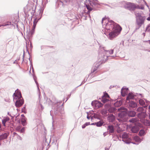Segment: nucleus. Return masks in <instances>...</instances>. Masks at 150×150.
I'll return each mask as SVG.
<instances>
[{
    "label": "nucleus",
    "instance_id": "5",
    "mask_svg": "<svg viewBox=\"0 0 150 150\" xmlns=\"http://www.w3.org/2000/svg\"><path fill=\"white\" fill-rule=\"evenodd\" d=\"M134 14L136 18V24L137 26L141 27L144 24L146 19L145 17L142 16L140 13L137 12H134Z\"/></svg>",
    "mask_w": 150,
    "mask_h": 150
},
{
    "label": "nucleus",
    "instance_id": "10",
    "mask_svg": "<svg viewBox=\"0 0 150 150\" xmlns=\"http://www.w3.org/2000/svg\"><path fill=\"white\" fill-rule=\"evenodd\" d=\"M92 106L94 107L95 106L96 108H99L102 107L103 105L100 102L98 101H92L91 103Z\"/></svg>",
    "mask_w": 150,
    "mask_h": 150
},
{
    "label": "nucleus",
    "instance_id": "4",
    "mask_svg": "<svg viewBox=\"0 0 150 150\" xmlns=\"http://www.w3.org/2000/svg\"><path fill=\"white\" fill-rule=\"evenodd\" d=\"M127 109L124 107H121L117 109L118 111L120 112L118 114L117 120L119 122H123L127 121L128 118Z\"/></svg>",
    "mask_w": 150,
    "mask_h": 150
},
{
    "label": "nucleus",
    "instance_id": "13",
    "mask_svg": "<svg viewBox=\"0 0 150 150\" xmlns=\"http://www.w3.org/2000/svg\"><path fill=\"white\" fill-rule=\"evenodd\" d=\"M128 107L130 109L135 108L137 106L136 103L132 100H129L128 101Z\"/></svg>",
    "mask_w": 150,
    "mask_h": 150
},
{
    "label": "nucleus",
    "instance_id": "44",
    "mask_svg": "<svg viewBox=\"0 0 150 150\" xmlns=\"http://www.w3.org/2000/svg\"><path fill=\"white\" fill-rule=\"evenodd\" d=\"M109 105L108 104H106L104 106V107L105 108H109Z\"/></svg>",
    "mask_w": 150,
    "mask_h": 150
},
{
    "label": "nucleus",
    "instance_id": "28",
    "mask_svg": "<svg viewBox=\"0 0 150 150\" xmlns=\"http://www.w3.org/2000/svg\"><path fill=\"white\" fill-rule=\"evenodd\" d=\"M13 25V24H12L11 22L10 21H7L5 23H4L2 25L3 26H5L6 25Z\"/></svg>",
    "mask_w": 150,
    "mask_h": 150
},
{
    "label": "nucleus",
    "instance_id": "38",
    "mask_svg": "<svg viewBox=\"0 0 150 150\" xmlns=\"http://www.w3.org/2000/svg\"><path fill=\"white\" fill-rule=\"evenodd\" d=\"M104 97V98H109V96L108 95L107 93H105L102 96V97Z\"/></svg>",
    "mask_w": 150,
    "mask_h": 150
},
{
    "label": "nucleus",
    "instance_id": "42",
    "mask_svg": "<svg viewBox=\"0 0 150 150\" xmlns=\"http://www.w3.org/2000/svg\"><path fill=\"white\" fill-rule=\"evenodd\" d=\"M20 127H18L16 128V130L17 131L20 132Z\"/></svg>",
    "mask_w": 150,
    "mask_h": 150
},
{
    "label": "nucleus",
    "instance_id": "8",
    "mask_svg": "<svg viewBox=\"0 0 150 150\" xmlns=\"http://www.w3.org/2000/svg\"><path fill=\"white\" fill-rule=\"evenodd\" d=\"M125 8L130 11L134 10V4L131 3H126L124 6Z\"/></svg>",
    "mask_w": 150,
    "mask_h": 150
},
{
    "label": "nucleus",
    "instance_id": "40",
    "mask_svg": "<svg viewBox=\"0 0 150 150\" xmlns=\"http://www.w3.org/2000/svg\"><path fill=\"white\" fill-rule=\"evenodd\" d=\"M39 15H42V12H43L42 9V8H40L39 9Z\"/></svg>",
    "mask_w": 150,
    "mask_h": 150
},
{
    "label": "nucleus",
    "instance_id": "19",
    "mask_svg": "<svg viewBox=\"0 0 150 150\" xmlns=\"http://www.w3.org/2000/svg\"><path fill=\"white\" fill-rule=\"evenodd\" d=\"M108 130L109 133H113L114 131L113 126L112 125L108 126Z\"/></svg>",
    "mask_w": 150,
    "mask_h": 150
},
{
    "label": "nucleus",
    "instance_id": "39",
    "mask_svg": "<svg viewBox=\"0 0 150 150\" xmlns=\"http://www.w3.org/2000/svg\"><path fill=\"white\" fill-rule=\"evenodd\" d=\"M25 128L23 127L20 130V132L21 133H24L25 131Z\"/></svg>",
    "mask_w": 150,
    "mask_h": 150
},
{
    "label": "nucleus",
    "instance_id": "16",
    "mask_svg": "<svg viewBox=\"0 0 150 150\" xmlns=\"http://www.w3.org/2000/svg\"><path fill=\"white\" fill-rule=\"evenodd\" d=\"M127 115L129 117H134L135 116L136 114V112L133 110H130L128 111H127Z\"/></svg>",
    "mask_w": 150,
    "mask_h": 150
},
{
    "label": "nucleus",
    "instance_id": "34",
    "mask_svg": "<svg viewBox=\"0 0 150 150\" xmlns=\"http://www.w3.org/2000/svg\"><path fill=\"white\" fill-rule=\"evenodd\" d=\"M34 79L35 80V83H36V84L37 85V88H38V90L39 92V95L40 96V90L39 88V84H38V82H37V81L35 79V77H34Z\"/></svg>",
    "mask_w": 150,
    "mask_h": 150
},
{
    "label": "nucleus",
    "instance_id": "11",
    "mask_svg": "<svg viewBox=\"0 0 150 150\" xmlns=\"http://www.w3.org/2000/svg\"><path fill=\"white\" fill-rule=\"evenodd\" d=\"M147 116L146 112H143L142 113H139L137 115V117L140 119L141 121V120L144 119Z\"/></svg>",
    "mask_w": 150,
    "mask_h": 150
},
{
    "label": "nucleus",
    "instance_id": "41",
    "mask_svg": "<svg viewBox=\"0 0 150 150\" xmlns=\"http://www.w3.org/2000/svg\"><path fill=\"white\" fill-rule=\"evenodd\" d=\"M97 67H95L92 70V72H94V71H95L97 69Z\"/></svg>",
    "mask_w": 150,
    "mask_h": 150
},
{
    "label": "nucleus",
    "instance_id": "9",
    "mask_svg": "<svg viewBox=\"0 0 150 150\" xmlns=\"http://www.w3.org/2000/svg\"><path fill=\"white\" fill-rule=\"evenodd\" d=\"M141 127V125L140 124H135V125L133 126L132 129V132L134 133H137L139 129V127Z\"/></svg>",
    "mask_w": 150,
    "mask_h": 150
},
{
    "label": "nucleus",
    "instance_id": "22",
    "mask_svg": "<svg viewBox=\"0 0 150 150\" xmlns=\"http://www.w3.org/2000/svg\"><path fill=\"white\" fill-rule=\"evenodd\" d=\"M134 139L136 142L139 143L142 141V140L138 136H135L134 137Z\"/></svg>",
    "mask_w": 150,
    "mask_h": 150
},
{
    "label": "nucleus",
    "instance_id": "32",
    "mask_svg": "<svg viewBox=\"0 0 150 150\" xmlns=\"http://www.w3.org/2000/svg\"><path fill=\"white\" fill-rule=\"evenodd\" d=\"M139 103L141 105H143L145 104L144 101L142 99L139 100Z\"/></svg>",
    "mask_w": 150,
    "mask_h": 150
},
{
    "label": "nucleus",
    "instance_id": "25",
    "mask_svg": "<svg viewBox=\"0 0 150 150\" xmlns=\"http://www.w3.org/2000/svg\"><path fill=\"white\" fill-rule=\"evenodd\" d=\"M138 2L139 4H142L144 3L146 5V6L149 8V6L147 5V4L146 3V2L144 0H138Z\"/></svg>",
    "mask_w": 150,
    "mask_h": 150
},
{
    "label": "nucleus",
    "instance_id": "55",
    "mask_svg": "<svg viewBox=\"0 0 150 150\" xmlns=\"http://www.w3.org/2000/svg\"><path fill=\"white\" fill-rule=\"evenodd\" d=\"M91 125H96V122L95 123H92L91 124Z\"/></svg>",
    "mask_w": 150,
    "mask_h": 150
},
{
    "label": "nucleus",
    "instance_id": "1",
    "mask_svg": "<svg viewBox=\"0 0 150 150\" xmlns=\"http://www.w3.org/2000/svg\"><path fill=\"white\" fill-rule=\"evenodd\" d=\"M114 50L111 49L110 50H106L103 47H100L99 50L98 54V60L99 64H101L105 62L107 60L108 57L109 56L108 54H112L113 53Z\"/></svg>",
    "mask_w": 150,
    "mask_h": 150
},
{
    "label": "nucleus",
    "instance_id": "45",
    "mask_svg": "<svg viewBox=\"0 0 150 150\" xmlns=\"http://www.w3.org/2000/svg\"><path fill=\"white\" fill-rule=\"evenodd\" d=\"M137 96H138V97L140 96L141 98H142V94H137Z\"/></svg>",
    "mask_w": 150,
    "mask_h": 150
},
{
    "label": "nucleus",
    "instance_id": "30",
    "mask_svg": "<svg viewBox=\"0 0 150 150\" xmlns=\"http://www.w3.org/2000/svg\"><path fill=\"white\" fill-rule=\"evenodd\" d=\"M22 124L23 126H25L26 125V120L25 118H23L21 121Z\"/></svg>",
    "mask_w": 150,
    "mask_h": 150
},
{
    "label": "nucleus",
    "instance_id": "35",
    "mask_svg": "<svg viewBox=\"0 0 150 150\" xmlns=\"http://www.w3.org/2000/svg\"><path fill=\"white\" fill-rule=\"evenodd\" d=\"M115 108L113 107H110L108 109V111L109 112H112L114 111Z\"/></svg>",
    "mask_w": 150,
    "mask_h": 150
},
{
    "label": "nucleus",
    "instance_id": "21",
    "mask_svg": "<svg viewBox=\"0 0 150 150\" xmlns=\"http://www.w3.org/2000/svg\"><path fill=\"white\" fill-rule=\"evenodd\" d=\"M138 119L137 118H132L131 119H130L129 120V122H130L132 123H135L136 122V123H135V124H139V123H138Z\"/></svg>",
    "mask_w": 150,
    "mask_h": 150
},
{
    "label": "nucleus",
    "instance_id": "24",
    "mask_svg": "<svg viewBox=\"0 0 150 150\" xmlns=\"http://www.w3.org/2000/svg\"><path fill=\"white\" fill-rule=\"evenodd\" d=\"M146 134L145 131L143 129H141L139 133V135L141 136H143Z\"/></svg>",
    "mask_w": 150,
    "mask_h": 150
},
{
    "label": "nucleus",
    "instance_id": "59",
    "mask_svg": "<svg viewBox=\"0 0 150 150\" xmlns=\"http://www.w3.org/2000/svg\"><path fill=\"white\" fill-rule=\"evenodd\" d=\"M103 135H104V136H105L106 135V133L105 132L104 133H103Z\"/></svg>",
    "mask_w": 150,
    "mask_h": 150
},
{
    "label": "nucleus",
    "instance_id": "46",
    "mask_svg": "<svg viewBox=\"0 0 150 150\" xmlns=\"http://www.w3.org/2000/svg\"><path fill=\"white\" fill-rule=\"evenodd\" d=\"M85 124L86 125V126L90 125V122H86L85 123Z\"/></svg>",
    "mask_w": 150,
    "mask_h": 150
},
{
    "label": "nucleus",
    "instance_id": "60",
    "mask_svg": "<svg viewBox=\"0 0 150 150\" xmlns=\"http://www.w3.org/2000/svg\"><path fill=\"white\" fill-rule=\"evenodd\" d=\"M121 131H120V130L117 129V132L118 133H119Z\"/></svg>",
    "mask_w": 150,
    "mask_h": 150
},
{
    "label": "nucleus",
    "instance_id": "56",
    "mask_svg": "<svg viewBox=\"0 0 150 150\" xmlns=\"http://www.w3.org/2000/svg\"><path fill=\"white\" fill-rule=\"evenodd\" d=\"M70 96H71V94H70V95H68V98H67V99H69V98H70Z\"/></svg>",
    "mask_w": 150,
    "mask_h": 150
},
{
    "label": "nucleus",
    "instance_id": "63",
    "mask_svg": "<svg viewBox=\"0 0 150 150\" xmlns=\"http://www.w3.org/2000/svg\"><path fill=\"white\" fill-rule=\"evenodd\" d=\"M21 116H22V117H24L23 118H25V117L24 115H21Z\"/></svg>",
    "mask_w": 150,
    "mask_h": 150
},
{
    "label": "nucleus",
    "instance_id": "48",
    "mask_svg": "<svg viewBox=\"0 0 150 150\" xmlns=\"http://www.w3.org/2000/svg\"><path fill=\"white\" fill-rule=\"evenodd\" d=\"M31 35H33L34 34V30L33 29H32L31 30Z\"/></svg>",
    "mask_w": 150,
    "mask_h": 150
},
{
    "label": "nucleus",
    "instance_id": "17",
    "mask_svg": "<svg viewBox=\"0 0 150 150\" xmlns=\"http://www.w3.org/2000/svg\"><path fill=\"white\" fill-rule=\"evenodd\" d=\"M8 136V134L7 133H4L0 135V141H2L6 139Z\"/></svg>",
    "mask_w": 150,
    "mask_h": 150
},
{
    "label": "nucleus",
    "instance_id": "31",
    "mask_svg": "<svg viewBox=\"0 0 150 150\" xmlns=\"http://www.w3.org/2000/svg\"><path fill=\"white\" fill-rule=\"evenodd\" d=\"M96 126L98 127L101 126L103 124V122L100 121L96 122Z\"/></svg>",
    "mask_w": 150,
    "mask_h": 150
},
{
    "label": "nucleus",
    "instance_id": "18",
    "mask_svg": "<svg viewBox=\"0 0 150 150\" xmlns=\"http://www.w3.org/2000/svg\"><path fill=\"white\" fill-rule=\"evenodd\" d=\"M141 122L146 126H150V122L149 120L145 119H142L141 120Z\"/></svg>",
    "mask_w": 150,
    "mask_h": 150
},
{
    "label": "nucleus",
    "instance_id": "6",
    "mask_svg": "<svg viewBox=\"0 0 150 150\" xmlns=\"http://www.w3.org/2000/svg\"><path fill=\"white\" fill-rule=\"evenodd\" d=\"M13 95L14 99H17L15 103V105L17 107L21 106L23 103L24 101L21 96V93L18 91L16 93H14Z\"/></svg>",
    "mask_w": 150,
    "mask_h": 150
},
{
    "label": "nucleus",
    "instance_id": "61",
    "mask_svg": "<svg viewBox=\"0 0 150 150\" xmlns=\"http://www.w3.org/2000/svg\"><path fill=\"white\" fill-rule=\"evenodd\" d=\"M105 150H109V149L108 148H105Z\"/></svg>",
    "mask_w": 150,
    "mask_h": 150
},
{
    "label": "nucleus",
    "instance_id": "43",
    "mask_svg": "<svg viewBox=\"0 0 150 150\" xmlns=\"http://www.w3.org/2000/svg\"><path fill=\"white\" fill-rule=\"evenodd\" d=\"M38 21L37 20V18H35L34 21H33V24H36L37 23V22Z\"/></svg>",
    "mask_w": 150,
    "mask_h": 150
},
{
    "label": "nucleus",
    "instance_id": "29",
    "mask_svg": "<svg viewBox=\"0 0 150 150\" xmlns=\"http://www.w3.org/2000/svg\"><path fill=\"white\" fill-rule=\"evenodd\" d=\"M101 113L104 115H107V110L105 109H103L101 111Z\"/></svg>",
    "mask_w": 150,
    "mask_h": 150
},
{
    "label": "nucleus",
    "instance_id": "20",
    "mask_svg": "<svg viewBox=\"0 0 150 150\" xmlns=\"http://www.w3.org/2000/svg\"><path fill=\"white\" fill-rule=\"evenodd\" d=\"M115 117L112 114H111L108 117V120L110 122H113L115 120Z\"/></svg>",
    "mask_w": 150,
    "mask_h": 150
},
{
    "label": "nucleus",
    "instance_id": "57",
    "mask_svg": "<svg viewBox=\"0 0 150 150\" xmlns=\"http://www.w3.org/2000/svg\"><path fill=\"white\" fill-rule=\"evenodd\" d=\"M41 107L42 109H43L44 108L43 106L42 105H41Z\"/></svg>",
    "mask_w": 150,
    "mask_h": 150
},
{
    "label": "nucleus",
    "instance_id": "27",
    "mask_svg": "<svg viewBox=\"0 0 150 150\" xmlns=\"http://www.w3.org/2000/svg\"><path fill=\"white\" fill-rule=\"evenodd\" d=\"M134 7H135L134 10L135 9V8L141 9H142V10L144 9V7L143 5H142L141 6H139V5L136 6L134 4Z\"/></svg>",
    "mask_w": 150,
    "mask_h": 150
},
{
    "label": "nucleus",
    "instance_id": "50",
    "mask_svg": "<svg viewBox=\"0 0 150 150\" xmlns=\"http://www.w3.org/2000/svg\"><path fill=\"white\" fill-rule=\"evenodd\" d=\"M36 24H33V29L34 30V29L35 28V26H36Z\"/></svg>",
    "mask_w": 150,
    "mask_h": 150
},
{
    "label": "nucleus",
    "instance_id": "7",
    "mask_svg": "<svg viewBox=\"0 0 150 150\" xmlns=\"http://www.w3.org/2000/svg\"><path fill=\"white\" fill-rule=\"evenodd\" d=\"M120 138H122V140L126 144H129L130 142V139L127 134L126 133H123L121 135H120L118 138L119 139Z\"/></svg>",
    "mask_w": 150,
    "mask_h": 150
},
{
    "label": "nucleus",
    "instance_id": "52",
    "mask_svg": "<svg viewBox=\"0 0 150 150\" xmlns=\"http://www.w3.org/2000/svg\"><path fill=\"white\" fill-rule=\"evenodd\" d=\"M18 137H19L18 139H20V140H22V138H21L20 136H19L18 135Z\"/></svg>",
    "mask_w": 150,
    "mask_h": 150
},
{
    "label": "nucleus",
    "instance_id": "58",
    "mask_svg": "<svg viewBox=\"0 0 150 150\" xmlns=\"http://www.w3.org/2000/svg\"><path fill=\"white\" fill-rule=\"evenodd\" d=\"M85 82L84 81H82V82L81 83V84L79 86H81V85H82V84H83Z\"/></svg>",
    "mask_w": 150,
    "mask_h": 150
},
{
    "label": "nucleus",
    "instance_id": "64",
    "mask_svg": "<svg viewBox=\"0 0 150 150\" xmlns=\"http://www.w3.org/2000/svg\"><path fill=\"white\" fill-rule=\"evenodd\" d=\"M149 119H150V113L149 115Z\"/></svg>",
    "mask_w": 150,
    "mask_h": 150
},
{
    "label": "nucleus",
    "instance_id": "51",
    "mask_svg": "<svg viewBox=\"0 0 150 150\" xmlns=\"http://www.w3.org/2000/svg\"><path fill=\"white\" fill-rule=\"evenodd\" d=\"M147 20L149 21H150V16L147 18Z\"/></svg>",
    "mask_w": 150,
    "mask_h": 150
},
{
    "label": "nucleus",
    "instance_id": "33",
    "mask_svg": "<svg viewBox=\"0 0 150 150\" xmlns=\"http://www.w3.org/2000/svg\"><path fill=\"white\" fill-rule=\"evenodd\" d=\"M105 98L104 97H102V101L104 103H105L107 102L108 101H109V100L107 98Z\"/></svg>",
    "mask_w": 150,
    "mask_h": 150
},
{
    "label": "nucleus",
    "instance_id": "53",
    "mask_svg": "<svg viewBox=\"0 0 150 150\" xmlns=\"http://www.w3.org/2000/svg\"><path fill=\"white\" fill-rule=\"evenodd\" d=\"M87 118L88 119H90V117H89V116H88V115L87 117Z\"/></svg>",
    "mask_w": 150,
    "mask_h": 150
},
{
    "label": "nucleus",
    "instance_id": "23",
    "mask_svg": "<svg viewBox=\"0 0 150 150\" xmlns=\"http://www.w3.org/2000/svg\"><path fill=\"white\" fill-rule=\"evenodd\" d=\"M122 101L121 100H120L119 101L116 102L114 104V105L115 107H118L122 105Z\"/></svg>",
    "mask_w": 150,
    "mask_h": 150
},
{
    "label": "nucleus",
    "instance_id": "49",
    "mask_svg": "<svg viewBox=\"0 0 150 150\" xmlns=\"http://www.w3.org/2000/svg\"><path fill=\"white\" fill-rule=\"evenodd\" d=\"M140 27H139V26H138V27H136V28H135V31H136L137 30H138V29H139Z\"/></svg>",
    "mask_w": 150,
    "mask_h": 150
},
{
    "label": "nucleus",
    "instance_id": "62",
    "mask_svg": "<svg viewBox=\"0 0 150 150\" xmlns=\"http://www.w3.org/2000/svg\"><path fill=\"white\" fill-rule=\"evenodd\" d=\"M150 27V24L148 25V26L146 28L147 29L148 28Z\"/></svg>",
    "mask_w": 150,
    "mask_h": 150
},
{
    "label": "nucleus",
    "instance_id": "37",
    "mask_svg": "<svg viewBox=\"0 0 150 150\" xmlns=\"http://www.w3.org/2000/svg\"><path fill=\"white\" fill-rule=\"evenodd\" d=\"M86 7L87 9L88 10V11H91L92 10V8H91V7L90 6L88 5H86Z\"/></svg>",
    "mask_w": 150,
    "mask_h": 150
},
{
    "label": "nucleus",
    "instance_id": "2",
    "mask_svg": "<svg viewBox=\"0 0 150 150\" xmlns=\"http://www.w3.org/2000/svg\"><path fill=\"white\" fill-rule=\"evenodd\" d=\"M102 23L103 28V29H105V31L108 32L114 29H116L117 25H119L113 21H109L108 19L106 18H103Z\"/></svg>",
    "mask_w": 150,
    "mask_h": 150
},
{
    "label": "nucleus",
    "instance_id": "3",
    "mask_svg": "<svg viewBox=\"0 0 150 150\" xmlns=\"http://www.w3.org/2000/svg\"><path fill=\"white\" fill-rule=\"evenodd\" d=\"M122 30V28L120 25H117L116 29L109 31L108 32L105 31V29H102V33L106 35L108 38L110 40H112L116 38L120 33Z\"/></svg>",
    "mask_w": 150,
    "mask_h": 150
},
{
    "label": "nucleus",
    "instance_id": "36",
    "mask_svg": "<svg viewBox=\"0 0 150 150\" xmlns=\"http://www.w3.org/2000/svg\"><path fill=\"white\" fill-rule=\"evenodd\" d=\"M60 1L62 3L65 2L66 3L69 2L72 0H60Z\"/></svg>",
    "mask_w": 150,
    "mask_h": 150
},
{
    "label": "nucleus",
    "instance_id": "14",
    "mask_svg": "<svg viewBox=\"0 0 150 150\" xmlns=\"http://www.w3.org/2000/svg\"><path fill=\"white\" fill-rule=\"evenodd\" d=\"M128 89L127 88H126L123 87L121 90V93L123 96H125L127 95L128 92Z\"/></svg>",
    "mask_w": 150,
    "mask_h": 150
},
{
    "label": "nucleus",
    "instance_id": "54",
    "mask_svg": "<svg viewBox=\"0 0 150 150\" xmlns=\"http://www.w3.org/2000/svg\"><path fill=\"white\" fill-rule=\"evenodd\" d=\"M13 134L14 135H16L17 136H18V135L15 132H13Z\"/></svg>",
    "mask_w": 150,
    "mask_h": 150
},
{
    "label": "nucleus",
    "instance_id": "12",
    "mask_svg": "<svg viewBox=\"0 0 150 150\" xmlns=\"http://www.w3.org/2000/svg\"><path fill=\"white\" fill-rule=\"evenodd\" d=\"M147 105H146L143 107H139L136 110L137 112L142 113L143 112H146Z\"/></svg>",
    "mask_w": 150,
    "mask_h": 150
},
{
    "label": "nucleus",
    "instance_id": "26",
    "mask_svg": "<svg viewBox=\"0 0 150 150\" xmlns=\"http://www.w3.org/2000/svg\"><path fill=\"white\" fill-rule=\"evenodd\" d=\"M9 120V118L8 117H6L4 119L2 120V123L4 126H5V123L6 122Z\"/></svg>",
    "mask_w": 150,
    "mask_h": 150
},
{
    "label": "nucleus",
    "instance_id": "47",
    "mask_svg": "<svg viewBox=\"0 0 150 150\" xmlns=\"http://www.w3.org/2000/svg\"><path fill=\"white\" fill-rule=\"evenodd\" d=\"M86 125L85 124L83 125H82V128L83 129L84 128L86 127Z\"/></svg>",
    "mask_w": 150,
    "mask_h": 150
},
{
    "label": "nucleus",
    "instance_id": "15",
    "mask_svg": "<svg viewBox=\"0 0 150 150\" xmlns=\"http://www.w3.org/2000/svg\"><path fill=\"white\" fill-rule=\"evenodd\" d=\"M136 96V95H134L132 93H129L126 98V102L128 103V101L130 100V99H135V97Z\"/></svg>",
    "mask_w": 150,
    "mask_h": 150
}]
</instances>
